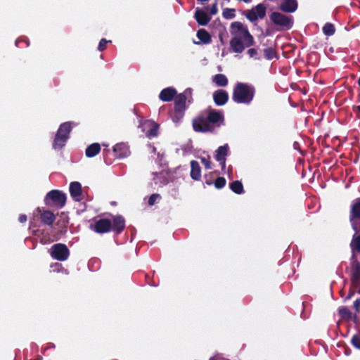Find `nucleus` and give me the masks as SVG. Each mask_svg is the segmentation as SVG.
I'll use <instances>...</instances> for the list:
<instances>
[{
	"mask_svg": "<svg viewBox=\"0 0 360 360\" xmlns=\"http://www.w3.org/2000/svg\"><path fill=\"white\" fill-rule=\"evenodd\" d=\"M224 124L223 112L211 108H207L205 113L199 114L192 120L193 129L198 133H214Z\"/></svg>",
	"mask_w": 360,
	"mask_h": 360,
	"instance_id": "obj_1",
	"label": "nucleus"
},
{
	"mask_svg": "<svg viewBox=\"0 0 360 360\" xmlns=\"http://www.w3.org/2000/svg\"><path fill=\"white\" fill-rule=\"evenodd\" d=\"M230 48L233 53H242L246 49L255 45L254 37L247 25L239 21H234L230 25Z\"/></svg>",
	"mask_w": 360,
	"mask_h": 360,
	"instance_id": "obj_2",
	"label": "nucleus"
},
{
	"mask_svg": "<svg viewBox=\"0 0 360 360\" xmlns=\"http://www.w3.org/2000/svg\"><path fill=\"white\" fill-rule=\"evenodd\" d=\"M112 219L107 218L96 221L92 229L98 233H105L113 231L120 235L125 228V219L122 215H111Z\"/></svg>",
	"mask_w": 360,
	"mask_h": 360,
	"instance_id": "obj_3",
	"label": "nucleus"
},
{
	"mask_svg": "<svg viewBox=\"0 0 360 360\" xmlns=\"http://www.w3.org/2000/svg\"><path fill=\"white\" fill-rule=\"evenodd\" d=\"M255 88L254 86L238 82L233 90L232 99L236 103L250 104L254 98Z\"/></svg>",
	"mask_w": 360,
	"mask_h": 360,
	"instance_id": "obj_4",
	"label": "nucleus"
},
{
	"mask_svg": "<svg viewBox=\"0 0 360 360\" xmlns=\"http://www.w3.org/2000/svg\"><path fill=\"white\" fill-rule=\"evenodd\" d=\"M72 128L71 122H66L60 125L53 141L52 146L53 149L60 150L65 146L66 141L70 138Z\"/></svg>",
	"mask_w": 360,
	"mask_h": 360,
	"instance_id": "obj_5",
	"label": "nucleus"
},
{
	"mask_svg": "<svg viewBox=\"0 0 360 360\" xmlns=\"http://www.w3.org/2000/svg\"><path fill=\"white\" fill-rule=\"evenodd\" d=\"M66 194L60 190H51L44 197V202L48 207L63 208L66 203Z\"/></svg>",
	"mask_w": 360,
	"mask_h": 360,
	"instance_id": "obj_6",
	"label": "nucleus"
},
{
	"mask_svg": "<svg viewBox=\"0 0 360 360\" xmlns=\"http://www.w3.org/2000/svg\"><path fill=\"white\" fill-rule=\"evenodd\" d=\"M269 18L275 25L279 26L285 30H290L293 26V18L280 12H272Z\"/></svg>",
	"mask_w": 360,
	"mask_h": 360,
	"instance_id": "obj_7",
	"label": "nucleus"
},
{
	"mask_svg": "<svg viewBox=\"0 0 360 360\" xmlns=\"http://www.w3.org/2000/svg\"><path fill=\"white\" fill-rule=\"evenodd\" d=\"M50 255L52 258L63 262L68 259L70 250L65 244L56 243L51 248Z\"/></svg>",
	"mask_w": 360,
	"mask_h": 360,
	"instance_id": "obj_8",
	"label": "nucleus"
},
{
	"mask_svg": "<svg viewBox=\"0 0 360 360\" xmlns=\"http://www.w3.org/2000/svg\"><path fill=\"white\" fill-rule=\"evenodd\" d=\"M113 153L117 158H124L128 157L131 152L129 146L126 143H118L113 147Z\"/></svg>",
	"mask_w": 360,
	"mask_h": 360,
	"instance_id": "obj_9",
	"label": "nucleus"
},
{
	"mask_svg": "<svg viewBox=\"0 0 360 360\" xmlns=\"http://www.w3.org/2000/svg\"><path fill=\"white\" fill-rule=\"evenodd\" d=\"M351 282L354 288H356L360 282V262L356 259L352 263Z\"/></svg>",
	"mask_w": 360,
	"mask_h": 360,
	"instance_id": "obj_10",
	"label": "nucleus"
},
{
	"mask_svg": "<svg viewBox=\"0 0 360 360\" xmlns=\"http://www.w3.org/2000/svg\"><path fill=\"white\" fill-rule=\"evenodd\" d=\"M37 211L40 215V220L42 224L47 226H52L55 219V214L50 210H42L39 207L37 209Z\"/></svg>",
	"mask_w": 360,
	"mask_h": 360,
	"instance_id": "obj_11",
	"label": "nucleus"
},
{
	"mask_svg": "<svg viewBox=\"0 0 360 360\" xmlns=\"http://www.w3.org/2000/svg\"><path fill=\"white\" fill-rule=\"evenodd\" d=\"M70 193L72 199L79 202L82 200V185L78 181L71 182L69 188Z\"/></svg>",
	"mask_w": 360,
	"mask_h": 360,
	"instance_id": "obj_12",
	"label": "nucleus"
},
{
	"mask_svg": "<svg viewBox=\"0 0 360 360\" xmlns=\"http://www.w3.org/2000/svg\"><path fill=\"white\" fill-rule=\"evenodd\" d=\"M213 100L218 106L225 105L229 100L228 92L224 89H218L213 93Z\"/></svg>",
	"mask_w": 360,
	"mask_h": 360,
	"instance_id": "obj_13",
	"label": "nucleus"
},
{
	"mask_svg": "<svg viewBox=\"0 0 360 360\" xmlns=\"http://www.w3.org/2000/svg\"><path fill=\"white\" fill-rule=\"evenodd\" d=\"M298 7L297 0H282L279 9L285 13H293Z\"/></svg>",
	"mask_w": 360,
	"mask_h": 360,
	"instance_id": "obj_14",
	"label": "nucleus"
},
{
	"mask_svg": "<svg viewBox=\"0 0 360 360\" xmlns=\"http://www.w3.org/2000/svg\"><path fill=\"white\" fill-rule=\"evenodd\" d=\"M177 94L176 90L173 87L163 89L159 95V98L164 102L172 101Z\"/></svg>",
	"mask_w": 360,
	"mask_h": 360,
	"instance_id": "obj_15",
	"label": "nucleus"
},
{
	"mask_svg": "<svg viewBox=\"0 0 360 360\" xmlns=\"http://www.w3.org/2000/svg\"><path fill=\"white\" fill-rule=\"evenodd\" d=\"M194 18L201 26L207 25L211 20V17L206 12L199 8L195 10Z\"/></svg>",
	"mask_w": 360,
	"mask_h": 360,
	"instance_id": "obj_16",
	"label": "nucleus"
},
{
	"mask_svg": "<svg viewBox=\"0 0 360 360\" xmlns=\"http://www.w3.org/2000/svg\"><path fill=\"white\" fill-rule=\"evenodd\" d=\"M191 177L195 181H198L201 178V168L196 160L191 161Z\"/></svg>",
	"mask_w": 360,
	"mask_h": 360,
	"instance_id": "obj_17",
	"label": "nucleus"
},
{
	"mask_svg": "<svg viewBox=\"0 0 360 360\" xmlns=\"http://www.w3.org/2000/svg\"><path fill=\"white\" fill-rule=\"evenodd\" d=\"M185 110H186L174 107V109L169 112V117L174 122L177 123L184 117Z\"/></svg>",
	"mask_w": 360,
	"mask_h": 360,
	"instance_id": "obj_18",
	"label": "nucleus"
},
{
	"mask_svg": "<svg viewBox=\"0 0 360 360\" xmlns=\"http://www.w3.org/2000/svg\"><path fill=\"white\" fill-rule=\"evenodd\" d=\"M101 151V146L98 143H94L89 145L85 151L86 156L87 158H94L98 155Z\"/></svg>",
	"mask_w": 360,
	"mask_h": 360,
	"instance_id": "obj_19",
	"label": "nucleus"
},
{
	"mask_svg": "<svg viewBox=\"0 0 360 360\" xmlns=\"http://www.w3.org/2000/svg\"><path fill=\"white\" fill-rule=\"evenodd\" d=\"M197 37L205 44H210L212 41L211 35L205 29H200L197 32Z\"/></svg>",
	"mask_w": 360,
	"mask_h": 360,
	"instance_id": "obj_20",
	"label": "nucleus"
},
{
	"mask_svg": "<svg viewBox=\"0 0 360 360\" xmlns=\"http://www.w3.org/2000/svg\"><path fill=\"white\" fill-rule=\"evenodd\" d=\"M229 149V147L228 144L219 146L216 150V160H221L223 158H226L228 155Z\"/></svg>",
	"mask_w": 360,
	"mask_h": 360,
	"instance_id": "obj_21",
	"label": "nucleus"
},
{
	"mask_svg": "<svg viewBox=\"0 0 360 360\" xmlns=\"http://www.w3.org/2000/svg\"><path fill=\"white\" fill-rule=\"evenodd\" d=\"M230 189L236 194H242L244 193L243 185L241 181L236 180L229 185Z\"/></svg>",
	"mask_w": 360,
	"mask_h": 360,
	"instance_id": "obj_22",
	"label": "nucleus"
},
{
	"mask_svg": "<svg viewBox=\"0 0 360 360\" xmlns=\"http://www.w3.org/2000/svg\"><path fill=\"white\" fill-rule=\"evenodd\" d=\"M213 82L218 86H226L228 84V79L223 74H217L213 77Z\"/></svg>",
	"mask_w": 360,
	"mask_h": 360,
	"instance_id": "obj_23",
	"label": "nucleus"
},
{
	"mask_svg": "<svg viewBox=\"0 0 360 360\" xmlns=\"http://www.w3.org/2000/svg\"><path fill=\"white\" fill-rule=\"evenodd\" d=\"M186 99L184 98V96H181V94H176L174 98V106L176 108H181L186 110Z\"/></svg>",
	"mask_w": 360,
	"mask_h": 360,
	"instance_id": "obj_24",
	"label": "nucleus"
},
{
	"mask_svg": "<svg viewBox=\"0 0 360 360\" xmlns=\"http://www.w3.org/2000/svg\"><path fill=\"white\" fill-rule=\"evenodd\" d=\"M350 247L352 252H360V234L353 236L352 240L350 243Z\"/></svg>",
	"mask_w": 360,
	"mask_h": 360,
	"instance_id": "obj_25",
	"label": "nucleus"
},
{
	"mask_svg": "<svg viewBox=\"0 0 360 360\" xmlns=\"http://www.w3.org/2000/svg\"><path fill=\"white\" fill-rule=\"evenodd\" d=\"M148 129L146 131V135L147 137H153L158 135V125L155 122L148 124Z\"/></svg>",
	"mask_w": 360,
	"mask_h": 360,
	"instance_id": "obj_26",
	"label": "nucleus"
},
{
	"mask_svg": "<svg viewBox=\"0 0 360 360\" xmlns=\"http://www.w3.org/2000/svg\"><path fill=\"white\" fill-rule=\"evenodd\" d=\"M258 18L263 19L266 16V8L263 4H259L253 8Z\"/></svg>",
	"mask_w": 360,
	"mask_h": 360,
	"instance_id": "obj_27",
	"label": "nucleus"
},
{
	"mask_svg": "<svg viewBox=\"0 0 360 360\" xmlns=\"http://www.w3.org/2000/svg\"><path fill=\"white\" fill-rule=\"evenodd\" d=\"M339 315L342 319L350 320L352 314L350 310L346 307H341L338 309Z\"/></svg>",
	"mask_w": 360,
	"mask_h": 360,
	"instance_id": "obj_28",
	"label": "nucleus"
},
{
	"mask_svg": "<svg viewBox=\"0 0 360 360\" xmlns=\"http://www.w3.org/2000/svg\"><path fill=\"white\" fill-rule=\"evenodd\" d=\"M323 32L326 36H332L335 32V28L333 24L327 22L323 27Z\"/></svg>",
	"mask_w": 360,
	"mask_h": 360,
	"instance_id": "obj_29",
	"label": "nucleus"
},
{
	"mask_svg": "<svg viewBox=\"0 0 360 360\" xmlns=\"http://www.w3.org/2000/svg\"><path fill=\"white\" fill-rule=\"evenodd\" d=\"M243 14L246 18L251 22H254L257 20L258 17L254 8L250 10L245 11Z\"/></svg>",
	"mask_w": 360,
	"mask_h": 360,
	"instance_id": "obj_30",
	"label": "nucleus"
},
{
	"mask_svg": "<svg viewBox=\"0 0 360 360\" xmlns=\"http://www.w3.org/2000/svg\"><path fill=\"white\" fill-rule=\"evenodd\" d=\"M236 9L235 8H226L223 10L222 16L225 19H233L236 17Z\"/></svg>",
	"mask_w": 360,
	"mask_h": 360,
	"instance_id": "obj_31",
	"label": "nucleus"
},
{
	"mask_svg": "<svg viewBox=\"0 0 360 360\" xmlns=\"http://www.w3.org/2000/svg\"><path fill=\"white\" fill-rule=\"evenodd\" d=\"M226 180L223 176L217 177L214 181V187L217 189H221L226 186Z\"/></svg>",
	"mask_w": 360,
	"mask_h": 360,
	"instance_id": "obj_32",
	"label": "nucleus"
},
{
	"mask_svg": "<svg viewBox=\"0 0 360 360\" xmlns=\"http://www.w3.org/2000/svg\"><path fill=\"white\" fill-rule=\"evenodd\" d=\"M264 58L267 60H271L276 55V51L272 47L264 49Z\"/></svg>",
	"mask_w": 360,
	"mask_h": 360,
	"instance_id": "obj_33",
	"label": "nucleus"
},
{
	"mask_svg": "<svg viewBox=\"0 0 360 360\" xmlns=\"http://www.w3.org/2000/svg\"><path fill=\"white\" fill-rule=\"evenodd\" d=\"M193 90L191 88H187L184 90V91L181 94H180L181 96H184V98L188 101V103H191L193 102V97H192Z\"/></svg>",
	"mask_w": 360,
	"mask_h": 360,
	"instance_id": "obj_34",
	"label": "nucleus"
},
{
	"mask_svg": "<svg viewBox=\"0 0 360 360\" xmlns=\"http://www.w3.org/2000/svg\"><path fill=\"white\" fill-rule=\"evenodd\" d=\"M247 54L249 56L250 58H255V59H259L258 56V48H251L250 47L247 51Z\"/></svg>",
	"mask_w": 360,
	"mask_h": 360,
	"instance_id": "obj_35",
	"label": "nucleus"
},
{
	"mask_svg": "<svg viewBox=\"0 0 360 360\" xmlns=\"http://www.w3.org/2000/svg\"><path fill=\"white\" fill-rule=\"evenodd\" d=\"M351 343L355 348L360 349V336L359 335H353Z\"/></svg>",
	"mask_w": 360,
	"mask_h": 360,
	"instance_id": "obj_36",
	"label": "nucleus"
},
{
	"mask_svg": "<svg viewBox=\"0 0 360 360\" xmlns=\"http://www.w3.org/2000/svg\"><path fill=\"white\" fill-rule=\"evenodd\" d=\"M111 40H106L105 39H101L99 41L98 50L99 51H103L106 49V45L108 43H111Z\"/></svg>",
	"mask_w": 360,
	"mask_h": 360,
	"instance_id": "obj_37",
	"label": "nucleus"
},
{
	"mask_svg": "<svg viewBox=\"0 0 360 360\" xmlns=\"http://www.w3.org/2000/svg\"><path fill=\"white\" fill-rule=\"evenodd\" d=\"M160 198L161 197H160V194H158V193L152 194L148 198V205L150 206L153 205L155 203L156 200L160 199Z\"/></svg>",
	"mask_w": 360,
	"mask_h": 360,
	"instance_id": "obj_38",
	"label": "nucleus"
},
{
	"mask_svg": "<svg viewBox=\"0 0 360 360\" xmlns=\"http://www.w3.org/2000/svg\"><path fill=\"white\" fill-rule=\"evenodd\" d=\"M201 162L205 166V169H211V162L209 158H201Z\"/></svg>",
	"mask_w": 360,
	"mask_h": 360,
	"instance_id": "obj_39",
	"label": "nucleus"
},
{
	"mask_svg": "<svg viewBox=\"0 0 360 360\" xmlns=\"http://www.w3.org/2000/svg\"><path fill=\"white\" fill-rule=\"evenodd\" d=\"M109 153H110L109 150H105V149H104V150H103V158H104V161H105V163H106V164H108V165L111 164V159L108 157Z\"/></svg>",
	"mask_w": 360,
	"mask_h": 360,
	"instance_id": "obj_40",
	"label": "nucleus"
},
{
	"mask_svg": "<svg viewBox=\"0 0 360 360\" xmlns=\"http://www.w3.org/2000/svg\"><path fill=\"white\" fill-rule=\"evenodd\" d=\"M218 8H217V2L214 3L211 8H210V14L211 15H215L217 13Z\"/></svg>",
	"mask_w": 360,
	"mask_h": 360,
	"instance_id": "obj_41",
	"label": "nucleus"
},
{
	"mask_svg": "<svg viewBox=\"0 0 360 360\" xmlns=\"http://www.w3.org/2000/svg\"><path fill=\"white\" fill-rule=\"evenodd\" d=\"M354 308L356 311V313H359V309H360V298H358L356 299L354 302Z\"/></svg>",
	"mask_w": 360,
	"mask_h": 360,
	"instance_id": "obj_42",
	"label": "nucleus"
},
{
	"mask_svg": "<svg viewBox=\"0 0 360 360\" xmlns=\"http://www.w3.org/2000/svg\"><path fill=\"white\" fill-rule=\"evenodd\" d=\"M205 182L206 184L210 185V186L213 184L211 175H205Z\"/></svg>",
	"mask_w": 360,
	"mask_h": 360,
	"instance_id": "obj_43",
	"label": "nucleus"
},
{
	"mask_svg": "<svg viewBox=\"0 0 360 360\" xmlns=\"http://www.w3.org/2000/svg\"><path fill=\"white\" fill-rule=\"evenodd\" d=\"M355 294L354 290H350L349 291L348 295L346 297L345 300H350Z\"/></svg>",
	"mask_w": 360,
	"mask_h": 360,
	"instance_id": "obj_44",
	"label": "nucleus"
},
{
	"mask_svg": "<svg viewBox=\"0 0 360 360\" xmlns=\"http://www.w3.org/2000/svg\"><path fill=\"white\" fill-rule=\"evenodd\" d=\"M18 220L20 223H25L27 221V216L25 214H20Z\"/></svg>",
	"mask_w": 360,
	"mask_h": 360,
	"instance_id": "obj_45",
	"label": "nucleus"
},
{
	"mask_svg": "<svg viewBox=\"0 0 360 360\" xmlns=\"http://www.w3.org/2000/svg\"><path fill=\"white\" fill-rule=\"evenodd\" d=\"M217 161L219 162L221 169H224L225 166H226V158H223L221 160H217Z\"/></svg>",
	"mask_w": 360,
	"mask_h": 360,
	"instance_id": "obj_46",
	"label": "nucleus"
},
{
	"mask_svg": "<svg viewBox=\"0 0 360 360\" xmlns=\"http://www.w3.org/2000/svg\"><path fill=\"white\" fill-rule=\"evenodd\" d=\"M353 110L354 112L358 111L360 112V105L354 106Z\"/></svg>",
	"mask_w": 360,
	"mask_h": 360,
	"instance_id": "obj_47",
	"label": "nucleus"
},
{
	"mask_svg": "<svg viewBox=\"0 0 360 360\" xmlns=\"http://www.w3.org/2000/svg\"><path fill=\"white\" fill-rule=\"evenodd\" d=\"M198 1H200V3H204L206 1H208L209 0H197Z\"/></svg>",
	"mask_w": 360,
	"mask_h": 360,
	"instance_id": "obj_48",
	"label": "nucleus"
},
{
	"mask_svg": "<svg viewBox=\"0 0 360 360\" xmlns=\"http://www.w3.org/2000/svg\"><path fill=\"white\" fill-rule=\"evenodd\" d=\"M209 360H217L214 357H211Z\"/></svg>",
	"mask_w": 360,
	"mask_h": 360,
	"instance_id": "obj_49",
	"label": "nucleus"
},
{
	"mask_svg": "<svg viewBox=\"0 0 360 360\" xmlns=\"http://www.w3.org/2000/svg\"><path fill=\"white\" fill-rule=\"evenodd\" d=\"M297 144L296 142L294 143V148H295V145Z\"/></svg>",
	"mask_w": 360,
	"mask_h": 360,
	"instance_id": "obj_50",
	"label": "nucleus"
}]
</instances>
